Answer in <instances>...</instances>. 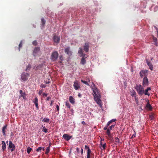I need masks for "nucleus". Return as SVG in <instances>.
Listing matches in <instances>:
<instances>
[{
	"mask_svg": "<svg viewBox=\"0 0 158 158\" xmlns=\"http://www.w3.org/2000/svg\"><path fill=\"white\" fill-rule=\"evenodd\" d=\"M60 60L61 61L64 60V57L63 56L61 55L60 56Z\"/></svg>",
	"mask_w": 158,
	"mask_h": 158,
	"instance_id": "nucleus-45",
	"label": "nucleus"
},
{
	"mask_svg": "<svg viewBox=\"0 0 158 158\" xmlns=\"http://www.w3.org/2000/svg\"><path fill=\"white\" fill-rule=\"evenodd\" d=\"M43 65V64H41L38 65L36 67V70L40 69L42 67Z\"/></svg>",
	"mask_w": 158,
	"mask_h": 158,
	"instance_id": "nucleus-30",
	"label": "nucleus"
},
{
	"mask_svg": "<svg viewBox=\"0 0 158 158\" xmlns=\"http://www.w3.org/2000/svg\"><path fill=\"white\" fill-rule=\"evenodd\" d=\"M78 53L79 54H81V56H84V55H84L83 53L82 49V48H79V50H78Z\"/></svg>",
	"mask_w": 158,
	"mask_h": 158,
	"instance_id": "nucleus-27",
	"label": "nucleus"
},
{
	"mask_svg": "<svg viewBox=\"0 0 158 158\" xmlns=\"http://www.w3.org/2000/svg\"><path fill=\"white\" fill-rule=\"evenodd\" d=\"M22 41L21 40L20 41V44H19V51H20V48H21L22 47Z\"/></svg>",
	"mask_w": 158,
	"mask_h": 158,
	"instance_id": "nucleus-38",
	"label": "nucleus"
},
{
	"mask_svg": "<svg viewBox=\"0 0 158 158\" xmlns=\"http://www.w3.org/2000/svg\"><path fill=\"white\" fill-rule=\"evenodd\" d=\"M42 127H43L42 131L45 133H47L48 132V129H46L44 126L43 127V126H42Z\"/></svg>",
	"mask_w": 158,
	"mask_h": 158,
	"instance_id": "nucleus-34",
	"label": "nucleus"
},
{
	"mask_svg": "<svg viewBox=\"0 0 158 158\" xmlns=\"http://www.w3.org/2000/svg\"><path fill=\"white\" fill-rule=\"evenodd\" d=\"M73 86L74 89L76 90H77L80 88V87L78 84V82L77 81H76L74 82Z\"/></svg>",
	"mask_w": 158,
	"mask_h": 158,
	"instance_id": "nucleus-14",
	"label": "nucleus"
},
{
	"mask_svg": "<svg viewBox=\"0 0 158 158\" xmlns=\"http://www.w3.org/2000/svg\"><path fill=\"white\" fill-rule=\"evenodd\" d=\"M115 142L116 143H119V139L117 138V137H116L115 138Z\"/></svg>",
	"mask_w": 158,
	"mask_h": 158,
	"instance_id": "nucleus-41",
	"label": "nucleus"
},
{
	"mask_svg": "<svg viewBox=\"0 0 158 158\" xmlns=\"http://www.w3.org/2000/svg\"><path fill=\"white\" fill-rule=\"evenodd\" d=\"M106 143H104L103 144H102V143L101 142V143L100 145H102V147L103 148V149H105L106 148Z\"/></svg>",
	"mask_w": 158,
	"mask_h": 158,
	"instance_id": "nucleus-42",
	"label": "nucleus"
},
{
	"mask_svg": "<svg viewBox=\"0 0 158 158\" xmlns=\"http://www.w3.org/2000/svg\"><path fill=\"white\" fill-rule=\"evenodd\" d=\"M148 74V71L147 70H142L140 71L139 73L140 76L141 77H147Z\"/></svg>",
	"mask_w": 158,
	"mask_h": 158,
	"instance_id": "nucleus-4",
	"label": "nucleus"
},
{
	"mask_svg": "<svg viewBox=\"0 0 158 158\" xmlns=\"http://www.w3.org/2000/svg\"><path fill=\"white\" fill-rule=\"evenodd\" d=\"M148 84V80L147 77H144L143 81V85L147 86Z\"/></svg>",
	"mask_w": 158,
	"mask_h": 158,
	"instance_id": "nucleus-10",
	"label": "nucleus"
},
{
	"mask_svg": "<svg viewBox=\"0 0 158 158\" xmlns=\"http://www.w3.org/2000/svg\"><path fill=\"white\" fill-rule=\"evenodd\" d=\"M86 63V60L84 56L81 58V64L82 65H84Z\"/></svg>",
	"mask_w": 158,
	"mask_h": 158,
	"instance_id": "nucleus-22",
	"label": "nucleus"
},
{
	"mask_svg": "<svg viewBox=\"0 0 158 158\" xmlns=\"http://www.w3.org/2000/svg\"><path fill=\"white\" fill-rule=\"evenodd\" d=\"M148 91L147 89H145V92H144V94L145 95H148V96H150V93H149L148 92Z\"/></svg>",
	"mask_w": 158,
	"mask_h": 158,
	"instance_id": "nucleus-37",
	"label": "nucleus"
},
{
	"mask_svg": "<svg viewBox=\"0 0 158 158\" xmlns=\"http://www.w3.org/2000/svg\"><path fill=\"white\" fill-rule=\"evenodd\" d=\"M60 37L59 36L54 35L53 37V40L54 43L58 44L60 41Z\"/></svg>",
	"mask_w": 158,
	"mask_h": 158,
	"instance_id": "nucleus-7",
	"label": "nucleus"
},
{
	"mask_svg": "<svg viewBox=\"0 0 158 158\" xmlns=\"http://www.w3.org/2000/svg\"><path fill=\"white\" fill-rule=\"evenodd\" d=\"M46 86L44 85V84H41V87L42 88H44Z\"/></svg>",
	"mask_w": 158,
	"mask_h": 158,
	"instance_id": "nucleus-53",
	"label": "nucleus"
},
{
	"mask_svg": "<svg viewBox=\"0 0 158 158\" xmlns=\"http://www.w3.org/2000/svg\"><path fill=\"white\" fill-rule=\"evenodd\" d=\"M69 100L70 102L72 104H73L75 102V101H74V98L72 96H70L69 97Z\"/></svg>",
	"mask_w": 158,
	"mask_h": 158,
	"instance_id": "nucleus-20",
	"label": "nucleus"
},
{
	"mask_svg": "<svg viewBox=\"0 0 158 158\" xmlns=\"http://www.w3.org/2000/svg\"><path fill=\"white\" fill-rule=\"evenodd\" d=\"M116 120L115 119H113L112 120H111L109 121L107 123V126H109L110 125V124L112 123V122H115L116 121Z\"/></svg>",
	"mask_w": 158,
	"mask_h": 158,
	"instance_id": "nucleus-28",
	"label": "nucleus"
},
{
	"mask_svg": "<svg viewBox=\"0 0 158 158\" xmlns=\"http://www.w3.org/2000/svg\"><path fill=\"white\" fill-rule=\"evenodd\" d=\"M40 50V47H35L33 51V55L34 56H35L39 52Z\"/></svg>",
	"mask_w": 158,
	"mask_h": 158,
	"instance_id": "nucleus-12",
	"label": "nucleus"
},
{
	"mask_svg": "<svg viewBox=\"0 0 158 158\" xmlns=\"http://www.w3.org/2000/svg\"><path fill=\"white\" fill-rule=\"evenodd\" d=\"M134 97L135 98V101L136 102V103H138V98L136 97V96L135 97Z\"/></svg>",
	"mask_w": 158,
	"mask_h": 158,
	"instance_id": "nucleus-46",
	"label": "nucleus"
},
{
	"mask_svg": "<svg viewBox=\"0 0 158 158\" xmlns=\"http://www.w3.org/2000/svg\"><path fill=\"white\" fill-rule=\"evenodd\" d=\"M85 149H87V150H88L89 148V147L87 146L86 145L85 146Z\"/></svg>",
	"mask_w": 158,
	"mask_h": 158,
	"instance_id": "nucleus-52",
	"label": "nucleus"
},
{
	"mask_svg": "<svg viewBox=\"0 0 158 158\" xmlns=\"http://www.w3.org/2000/svg\"><path fill=\"white\" fill-rule=\"evenodd\" d=\"M50 144L49 146L48 147H47L46 150V151L45 152V154H48V153L50 151Z\"/></svg>",
	"mask_w": 158,
	"mask_h": 158,
	"instance_id": "nucleus-29",
	"label": "nucleus"
},
{
	"mask_svg": "<svg viewBox=\"0 0 158 158\" xmlns=\"http://www.w3.org/2000/svg\"><path fill=\"white\" fill-rule=\"evenodd\" d=\"M62 61H60L59 62V63H60V64H61V63H62Z\"/></svg>",
	"mask_w": 158,
	"mask_h": 158,
	"instance_id": "nucleus-62",
	"label": "nucleus"
},
{
	"mask_svg": "<svg viewBox=\"0 0 158 158\" xmlns=\"http://www.w3.org/2000/svg\"><path fill=\"white\" fill-rule=\"evenodd\" d=\"M42 148V149H43V151H44V148Z\"/></svg>",
	"mask_w": 158,
	"mask_h": 158,
	"instance_id": "nucleus-63",
	"label": "nucleus"
},
{
	"mask_svg": "<svg viewBox=\"0 0 158 158\" xmlns=\"http://www.w3.org/2000/svg\"><path fill=\"white\" fill-rule=\"evenodd\" d=\"M83 149L82 148H81V154H82L83 153Z\"/></svg>",
	"mask_w": 158,
	"mask_h": 158,
	"instance_id": "nucleus-60",
	"label": "nucleus"
},
{
	"mask_svg": "<svg viewBox=\"0 0 158 158\" xmlns=\"http://www.w3.org/2000/svg\"><path fill=\"white\" fill-rule=\"evenodd\" d=\"M48 95V94H45V93H43V97H44V96H45V97H46Z\"/></svg>",
	"mask_w": 158,
	"mask_h": 158,
	"instance_id": "nucleus-50",
	"label": "nucleus"
},
{
	"mask_svg": "<svg viewBox=\"0 0 158 158\" xmlns=\"http://www.w3.org/2000/svg\"><path fill=\"white\" fill-rule=\"evenodd\" d=\"M7 127V125H5L3 127L2 129V132L3 133V135H6V134L5 133V130L6 128Z\"/></svg>",
	"mask_w": 158,
	"mask_h": 158,
	"instance_id": "nucleus-23",
	"label": "nucleus"
},
{
	"mask_svg": "<svg viewBox=\"0 0 158 158\" xmlns=\"http://www.w3.org/2000/svg\"><path fill=\"white\" fill-rule=\"evenodd\" d=\"M42 147H39L37 149L36 151L37 152H41V150H42Z\"/></svg>",
	"mask_w": 158,
	"mask_h": 158,
	"instance_id": "nucleus-39",
	"label": "nucleus"
},
{
	"mask_svg": "<svg viewBox=\"0 0 158 158\" xmlns=\"http://www.w3.org/2000/svg\"><path fill=\"white\" fill-rule=\"evenodd\" d=\"M93 87L91 88L94 93V99L96 102L97 103L99 104L100 107L102 106L101 101L100 99L101 95L99 91L96 87L95 84L94 82H92Z\"/></svg>",
	"mask_w": 158,
	"mask_h": 158,
	"instance_id": "nucleus-1",
	"label": "nucleus"
},
{
	"mask_svg": "<svg viewBox=\"0 0 158 158\" xmlns=\"http://www.w3.org/2000/svg\"><path fill=\"white\" fill-rule=\"evenodd\" d=\"M65 105L69 108H70V104H69L68 101L66 102L65 103Z\"/></svg>",
	"mask_w": 158,
	"mask_h": 158,
	"instance_id": "nucleus-35",
	"label": "nucleus"
},
{
	"mask_svg": "<svg viewBox=\"0 0 158 158\" xmlns=\"http://www.w3.org/2000/svg\"><path fill=\"white\" fill-rule=\"evenodd\" d=\"M91 154H87V158H90Z\"/></svg>",
	"mask_w": 158,
	"mask_h": 158,
	"instance_id": "nucleus-49",
	"label": "nucleus"
},
{
	"mask_svg": "<svg viewBox=\"0 0 158 158\" xmlns=\"http://www.w3.org/2000/svg\"><path fill=\"white\" fill-rule=\"evenodd\" d=\"M78 96L79 97L81 98V94L80 93H79Z\"/></svg>",
	"mask_w": 158,
	"mask_h": 158,
	"instance_id": "nucleus-55",
	"label": "nucleus"
},
{
	"mask_svg": "<svg viewBox=\"0 0 158 158\" xmlns=\"http://www.w3.org/2000/svg\"><path fill=\"white\" fill-rule=\"evenodd\" d=\"M106 133L107 135L109 137V140H111V134L110 133V130H109V129H107L106 131Z\"/></svg>",
	"mask_w": 158,
	"mask_h": 158,
	"instance_id": "nucleus-18",
	"label": "nucleus"
},
{
	"mask_svg": "<svg viewBox=\"0 0 158 158\" xmlns=\"http://www.w3.org/2000/svg\"><path fill=\"white\" fill-rule=\"evenodd\" d=\"M108 126H107V124H106V126L104 127V130H107V129H108L107 127Z\"/></svg>",
	"mask_w": 158,
	"mask_h": 158,
	"instance_id": "nucleus-47",
	"label": "nucleus"
},
{
	"mask_svg": "<svg viewBox=\"0 0 158 158\" xmlns=\"http://www.w3.org/2000/svg\"><path fill=\"white\" fill-rule=\"evenodd\" d=\"M155 114L153 113H151L149 115V118L151 120H153L155 118Z\"/></svg>",
	"mask_w": 158,
	"mask_h": 158,
	"instance_id": "nucleus-24",
	"label": "nucleus"
},
{
	"mask_svg": "<svg viewBox=\"0 0 158 158\" xmlns=\"http://www.w3.org/2000/svg\"><path fill=\"white\" fill-rule=\"evenodd\" d=\"M146 62L147 64V65L149 66V69H151V70H153V66L152 64L150 63V62H149L148 60H146Z\"/></svg>",
	"mask_w": 158,
	"mask_h": 158,
	"instance_id": "nucleus-17",
	"label": "nucleus"
},
{
	"mask_svg": "<svg viewBox=\"0 0 158 158\" xmlns=\"http://www.w3.org/2000/svg\"><path fill=\"white\" fill-rule=\"evenodd\" d=\"M31 67V66L30 64H28L26 67V71H27L28 70H30Z\"/></svg>",
	"mask_w": 158,
	"mask_h": 158,
	"instance_id": "nucleus-36",
	"label": "nucleus"
},
{
	"mask_svg": "<svg viewBox=\"0 0 158 158\" xmlns=\"http://www.w3.org/2000/svg\"><path fill=\"white\" fill-rule=\"evenodd\" d=\"M77 152H79V148H77Z\"/></svg>",
	"mask_w": 158,
	"mask_h": 158,
	"instance_id": "nucleus-61",
	"label": "nucleus"
},
{
	"mask_svg": "<svg viewBox=\"0 0 158 158\" xmlns=\"http://www.w3.org/2000/svg\"><path fill=\"white\" fill-rule=\"evenodd\" d=\"M89 44L88 42H86L85 43L84 46V50L86 52H87L89 50Z\"/></svg>",
	"mask_w": 158,
	"mask_h": 158,
	"instance_id": "nucleus-9",
	"label": "nucleus"
},
{
	"mask_svg": "<svg viewBox=\"0 0 158 158\" xmlns=\"http://www.w3.org/2000/svg\"><path fill=\"white\" fill-rule=\"evenodd\" d=\"M86 80L87 81V82H90V79L89 78H87V79Z\"/></svg>",
	"mask_w": 158,
	"mask_h": 158,
	"instance_id": "nucleus-59",
	"label": "nucleus"
},
{
	"mask_svg": "<svg viewBox=\"0 0 158 158\" xmlns=\"http://www.w3.org/2000/svg\"><path fill=\"white\" fill-rule=\"evenodd\" d=\"M81 81L82 83H84V84H85V85H86L88 86L89 85V84L87 82V81H84L83 80H81Z\"/></svg>",
	"mask_w": 158,
	"mask_h": 158,
	"instance_id": "nucleus-33",
	"label": "nucleus"
},
{
	"mask_svg": "<svg viewBox=\"0 0 158 158\" xmlns=\"http://www.w3.org/2000/svg\"><path fill=\"white\" fill-rule=\"evenodd\" d=\"M54 101H53L52 100L51 101V103L50 105V106H52V103Z\"/></svg>",
	"mask_w": 158,
	"mask_h": 158,
	"instance_id": "nucleus-51",
	"label": "nucleus"
},
{
	"mask_svg": "<svg viewBox=\"0 0 158 158\" xmlns=\"http://www.w3.org/2000/svg\"><path fill=\"white\" fill-rule=\"evenodd\" d=\"M56 108L57 110L58 111L59 110V106L58 105H56Z\"/></svg>",
	"mask_w": 158,
	"mask_h": 158,
	"instance_id": "nucleus-48",
	"label": "nucleus"
},
{
	"mask_svg": "<svg viewBox=\"0 0 158 158\" xmlns=\"http://www.w3.org/2000/svg\"><path fill=\"white\" fill-rule=\"evenodd\" d=\"M19 93L20 95L19 96V98H20L21 97H22L24 100L27 99L26 95L25 92H23L22 90H19Z\"/></svg>",
	"mask_w": 158,
	"mask_h": 158,
	"instance_id": "nucleus-6",
	"label": "nucleus"
},
{
	"mask_svg": "<svg viewBox=\"0 0 158 158\" xmlns=\"http://www.w3.org/2000/svg\"><path fill=\"white\" fill-rule=\"evenodd\" d=\"M135 89L139 95L141 96L144 93V89L141 85H136Z\"/></svg>",
	"mask_w": 158,
	"mask_h": 158,
	"instance_id": "nucleus-2",
	"label": "nucleus"
},
{
	"mask_svg": "<svg viewBox=\"0 0 158 158\" xmlns=\"http://www.w3.org/2000/svg\"><path fill=\"white\" fill-rule=\"evenodd\" d=\"M157 36H158V31H157Z\"/></svg>",
	"mask_w": 158,
	"mask_h": 158,
	"instance_id": "nucleus-64",
	"label": "nucleus"
},
{
	"mask_svg": "<svg viewBox=\"0 0 158 158\" xmlns=\"http://www.w3.org/2000/svg\"><path fill=\"white\" fill-rule=\"evenodd\" d=\"M91 151L90 148H89L87 150V154H91Z\"/></svg>",
	"mask_w": 158,
	"mask_h": 158,
	"instance_id": "nucleus-43",
	"label": "nucleus"
},
{
	"mask_svg": "<svg viewBox=\"0 0 158 158\" xmlns=\"http://www.w3.org/2000/svg\"><path fill=\"white\" fill-rule=\"evenodd\" d=\"M147 103L145 106V108L147 109L151 110L152 109V106L149 103V101L148 100H147Z\"/></svg>",
	"mask_w": 158,
	"mask_h": 158,
	"instance_id": "nucleus-15",
	"label": "nucleus"
},
{
	"mask_svg": "<svg viewBox=\"0 0 158 158\" xmlns=\"http://www.w3.org/2000/svg\"><path fill=\"white\" fill-rule=\"evenodd\" d=\"M148 91L150 90L151 89V88L150 87H148L147 89H146Z\"/></svg>",
	"mask_w": 158,
	"mask_h": 158,
	"instance_id": "nucleus-56",
	"label": "nucleus"
},
{
	"mask_svg": "<svg viewBox=\"0 0 158 158\" xmlns=\"http://www.w3.org/2000/svg\"><path fill=\"white\" fill-rule=\"evenodd\" d=\"M38 100L37 97H35L33 101V102L35 104L37 109L39 108L38 104Z\"/></svg>",
	"mask_w": 158,
	"mask_h": 158,
	"instance_id": "nucleus-16",
	"label": "nucleus"
},
{
	"mask_svg": "<svg viewBox=\"0 0 158 158\" xmlns=\"http://www.w3.org/2000/svg\"><path fill=\"white\" fill-rule=\"evenodd\" d=\"M51 99V97H48L47 98V100H49L50 99Z\"/></svg>",
	"mask_w": 158,
	"mask_h": 158,
	"instance_id": "nucleus-58",
	"label": "nucleus"
},
{
	"mask_svg": "<svg viewBox=\"0 0 158 158\" xmlns=\"http://www.w3.org/2000/svg\"><path fill=\"white\" fill-rule=\"evenodd\" d=\"M2 149L3 150V151H4L6 148V145L4 141H2Z\"/></svg>",
	"mask_w": 158,
	"mask_h": 158,
	"instance_id": "nucleus-19",
	"label": "nucleus"
},
{
	"mask_svg": "<svg viewBox=\"0 0 158 158\" xmlns=\"http://www.w3.org/2000/svg\"><path fill=\"white\" fill-rule=\"evenodd\" d=\"M114 125H111L109 127L108 129L110 130H111L113 128H114Z\"/></svg>",
	"mask_w": 158,
	"mask_h": 158,
	"instance_id": "nucleus-40",
	"label": "nucleus"
},
{
	"mask_svg": "<svg viewBox=\"0 0 158 158\" xmlns=\"http://www.w3.org/2000/svg\"><path fill=\"white\" fill-rule=\"evenodd\" d=\"M58 56V53L57 51L53 52L51 56V59L53 61H55L57 59Z\"/></svg>",
	"mask_w": 158,
	"mask_h": 158,
	"instance_id": "nucleus-3",
	"label": "nucleus"
},
{
	"mask_svg": "<svg viewBox=\"0 0 158 158\" xmlns=\"http://www.w3.org/2000/svg\"><path fill=\"white\" fill-rule=\"evenodd\" d=\"M32 44L34 45H36L37 44V42L36 40H35L33 41L32 42Z\"/></svg>",
	"mask_w": 158,
	"mask_h": 158,
	"instance_id": "nucleus-44",
	"label": "nucleus"
},
{
	"mask_svg": "<svg viewBox=\"0 0 158 158\" xmlns=\"http://www.w3.org/2000/svg\"><path fill=\"white\" fill-rule=\"evenodd\" d=\"M29 76V74L27 73H23L21 75V79L24 81H27V77Z\"/></svg>",
	"mask_w": 158,
	"mask_h": 158,
	"instance_id": "nucleus-5",
	"label": "nucleus"
},
{
	"mask_svg": "<svg viewBox=\"0 0 158 158\" xmlns=\"http://www.w3.org/2000/svg\"><path fill=\"white\" fill-rule=\"evenodd\" d=\"M153 41H154V42H155V45L156 46H157V39L156 38H155V37H153Z\"/></svg>",
	"mask_w": 158,
	"mask_h": 158,
	"instance_id": "nucleus-32",
	"label": "nucleus"
},
{
	"mask_svg": "<svg viewBox=\"0 0 158 158\" xmlns=\"http://www.w3.org/2000/svg\"><path fill=\"white\" fill-rule=\"evenodd\" d=\"M32 149L31 148H30V147H28L27 148V152L28 154H29L30 152L32 150Z\"/></svg>",
	"mask_w": 158,
	"mask_h": 158,
	"instance_id": "nucleus-31",
	"label": "nucleus"
},
{
	"mask_svg": "<svg viewBox=\"0 0 158 158\" xmlns=\"http://www.w3.org/2000/svg\"><path fill=\"white\" fill-rule=\"evenodd\" d=\"M131 95L132 97H135V96H136V92L134 90H132L131 91Z\"/></svg>",
	"mask_w": 158,
	"mask_h": 158,
	"instance_id": "nucleus-21",
	"label": "nucleus"
},
{
	"mask_svg": "<svg viewBox=\"0 0 158 158\" xmlns=\"http://www.w3.org/2000/svg\"><path fill=\"white\" fill-rule=\"evenodd\" d=\"M15 146L13 143L11 141H9V147L10 148H11V151L13 152L15 149Z\"/></svg>",
	"mask_w": 158,
	"mask_h": 158,
	"instance_id": "nucleus-11",
	"label": "nucleus"
},
{
	"mask_svg": "<svg viewBox=\"0 0 158 158\" xmlns=\"http://www.w3.org/2000/svg\"><path fill=\"white\" fill-rule=\"evenodd\" d=\"M42 92V90H40L39 91V94L40 95L41 94Z\"/></svg>",
	"mask_w": 158,
	"mask_h": 158,
	"instance_id": "nucleus-54",
	"label": "nucleus"
},
{
	"mask_svg": "<svg viewBox=\"0 0 158 158\" xmlns=\"http://www.w3.org/2000/svg\"><path fill=\"white\" fill-rule=\"evenodd\" d=\"M81 123L83 125H86L85 122L84 121H82Z\"/></svg>",
	"mask_w": 158,
	"mask_h": 158,
	"instance_id": "nucleus-57",
	"label": "nucleus"
},
{
	"mask_svg": "<svg viewBox=\"0 0 158 158\" xmlns=\"http://www.w3.org/2000/svg\"><path fill=\"white\" fill-rule=\"evenodd\" d=\"M72 137V136H69L67 134H64L63 136V137L67 141H69Z\"/></svg>",
	"mask_w": 158,
	"mask_h": 158,
	"instance_id": "nucleus-13",
	"label": "nucleus"
},
{
	"mask_svg": "<svg viewBox=\"0 0 158 158\" xmlns=\"http://www.w3.org/2000/svg\"><path fill=\"white\" fill-rule=\"evenodd\" d=\"M64 52L69 56L72 55V52L70 50V48L69 47H68L64 49Z\"/></svg>",
	"mask_w": 158,
	"mask_h": 158,
	"instance_id": "nucleus-8",
	"label": "nucleus"
},
{
	"mask_svg": "<svg viewBox=\"0 0 158 158\" xmlns=\"http://www.w3.org/2000/svg\"><path fill=\"white\" fill-rule=\"evenodd\" d=\"M41 22L42 23V25L43 27H44V25H45V23H46L45 20L44 18H42L41 19Z\"/></svg>",
	"mask_w": 158,
	"mask_h": 158,
	"instance_id": "nucleus-26",
	"label": "nucleus"
},
{
	"mask_svg": "<svg viewBox=\"0 0 158 158\" xmlns=\"http://www.w3.org/2000/svg\"><path fill=\"white\" fill-rule=\"evenodd\" d=\"M50 119L49 118H44L42 120V121L44 123H48L49 122Z\"/></svg>",
	"mask_w": 158,
	"mask_h": 158,
	"instance_id": "nucleus-25",
	"label": "nucleus"
}]
</instances>
